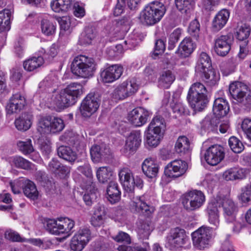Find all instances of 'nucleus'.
<instances>
[{"label": "nucleus", "mask_w": 251, "mask_h": 251, "mask_svg": "<svg viewBox=\"0 0 251 251\" xmlns=\"http://www.w3.org/2000/svg\"><path fill=\"white\" fill-rule=\"evenodd\" d=\"M106 192L108 200L111 203H115L120 200L121 192L116 182L111 181L109 183Z\"/></svg>", "instance_id": "nucleus-33"}, {"label": "nucleus", "mask_w": 251, "mask_h": 251, "mask_svg": "<svg viewBox=\"0 0 251 251\" xmlns=\"http://www.w3.org/2000/svg\"><path fill=\"white\" fill-rule=\"evenodd\" d=\"M82 94V86L79 83H71L60 91H53L49 102L58 108L63 109L75 104L76 99Z\"/></svg>", "instance_id": "nucleus-1"}, {"label": "nucleus", "mask_w": 251, "mask_h": 251, "mask_svg": "<svg viewBox=\"0 0 251 251\" xmlns=\"http://www.w3.org/2000/svg\"><path fill=\"white\" fill-rule=\"evenodd\" d=\"M10 162L12 166L25 170L30 169L32 166L31 162L20 156H15L11 157Z\"/></svg>", "instance_id": "nucleus-46"}, {"label": "nucleus", "mask_w": 251, "mask_h": 251, "mask_svg": "<svg viewBox=\"0 0 251 251\" xmlns=\"http://www.w3.org/2000/svg\"><path fill=\"white\" fill-rule=\"evenodd\" d=\"M44 63V59L43 57L34 56L25 60L23 63V67L25 70L32 72L37 70Z\"/></svg>", "instance_id": "nucleus-31"}, {"label": "nucleus", "mask_w": 251, "mask_h": 251, "mask_svg": "<svg viewBox=\"0 0 251 251\" xmlns=\"http://www.w3.org/2000/svg\"><path fill=\"white\" fill-rule=\"evenodd\" d=\"M47 169L51 172L58 175H66L70 172L67 166L62 165L56 158H52L49 162Z\"/></svg>", "instance_id": "nucleus-38"}, {"label": "nucleus", "mask_w": 251, "mask_h": 251, "mask_svg": "<svg viewBox=\"0 0 251 251\" xmlns=\"http://www.w3.org/2000/svg\"><path fill=\"white\" fill-rule=\"evenodd\" d=\"M11 13V10L7 9H4L0 12V31L9 29Z\"/></svg>", "instance_id": "nucleus-45"}, {"label": "nucleus", "mask_w": 251, "mask_h": 251, "mask_svg": "<svg viewBox=\"0 0 251 251\" xmlns=\"http://www.w3.org/2000/svg\"><path fill=\"white\" fill-rule=\"evenodd\" d=\"M32 115L30 113H23L15 121L16 128L21 131H26L31 126Z\"/></svg>", "instance_id": "nucleus-30"}, {"label": "nucleus", "mask_w": 251, "mask_h": 251, "mask_svg": "<svg viewBox=\"0 0 251 251\" xmlns=\"http://www.w3.org/2000/svg\"><path fill=\"white\" fill-rule=\"evenodd\" d=\"M200 30V25L197 19L192 21L189 24L188 31L193 36L198 37Z\"/></svg>", "instance_id": "nucleus-60"}, {"label": "nucleus", "mask_w": 251, "mask_h": 251, "mask_svg": "<svg viewBox=\"0 0 251 251\" xmlns=\"http://www.w3.org/2000/svg\"><path fill=\"white\" fill-rule=\"evenodd\" d=\"M112 176L111 169L107 167H100L97 171V177L101 183H105L109 180Z\"/></svg>", "instance_id": "nucleus-50"}, {"label": "nucleus", "mask_w": 251, "mask_h": 251, "mask_svg": "<svg viewBox=\"0 0 251 251\" xmlns=\"http://www.w3.org/2000/svg\"><path fill=\"white\" fill-rule=\"evenodd\" d=\"M109 153V149L104 146L94 145L90 150L91 158L94 162H98L105 159Z\"/></svg>", "instance_id": "nucleus-28"}, {"label": "nucleus", "mask_w": 251, "mask_h": 251, "mask_svg": "<svg viewBox=\"0 0 251 251\" xmlns=\"http://www.w3.org/2000/svg\"><path fill=\"white\" fill-rule=\"evenodd\" d=\"M166 11L164 4L158 1L149 3L140 14L141 22L147 25H151L159 22Z\"/></svg>", "instance_id": "nucleus-5"}, {"label": "nucleus", "mask_w": 251, "mask_h": 251, "mask_svg": "<svg viewBox=\"0 0 251 251\" xmlns=\"http://www.w3.org/2000/svg\"><path fill=\"white\" fill-rule=\"evenodd\" d=\"M196 76L201 78L209 86H214L216 85L220 79V74L212 69H208L202 75H196Z\"/></svg>", "instance_id": "nucleus-35"}, {"label": "nucleus", "mask_w": 251, "mask_h": 251, "mask_svg": "<svg viewBox=\"0 0 251 251\" xmlns=\"http://www.w3.org/2000/svg\"><path fill=\"white\" fill-rule=\"evenodd\" d=\"M229 110V107L226 100L219 98L215 100L213 106V112L218 119L226 115Z\"/></svg>", "instance_id": "nucleus-23"}, {"label": "nucleus", "mask_w": 251, "mask_h": 251, "mask_svg": "<svg viewBox=\"0 0 251 251\" xmlns=\"http://www.w3.org/2000/svg\"><path fill=\"white\" fill-rule=\"evenodd\" d=\"M248 173L249 170L247 169L232 168L224 173L223 177L227 181L242 179L246 177Z\"/></svg>", "instance_id": "nucleus-24"}, {"label": "nucleus", "mask_w": 251, "mask_h": 251, "mask_svg": "<svg viewBox=\"0 0 251 251\" xmlns=\"http://www.w3.org/2000/svg\"><path fill=\"white\" fill-rule=\"evenodd\" d=\"M176 6L182 14L189 15L193 11L194 5V0H175Z\"/></svg>", "instance_id": "nucleus-40"}, {"label": "nucleus", "mask_w": 251, "mask_h": 251, "mask_svg": "<svg viewBox=\"0 0 251 251\" xmlns=\"http://www.w3.org/2000/svg\"><path fill=\"white\" fill-rule=\"evenodd\" d=\"M26 104L25 97L20 92L12 95L7 104L6 109L8 114L17 113L23 110Z\"/></svg>", "instance_id": "nucleus-15"}, {"label": "nucleus", "mask_w": 251, "mask_h": 251, "mask_svg": "<svg viewBox=\"0 0 251 251\" xmlns=\"http://www.w3.org/2000/svg\"><path fill=\"white\" fill-rule=\"evenodd\" d=\"M224 156L223 148L217 145L210 147L204 154L205 161L211 166L217 165L224 159Z\"/></svg>", "instance_id": "nucleus-16"}, {"label": "nucleus", "mask_w": 251, "mask_h": 251, "mask_svg": "<svg viewBox=\"0 0 251 251\" xmlns=\"http://www.w3.org/2000/svg\"><path fill=\"white\" fill-rule=\"evenodd\" d=\"M119 180L126 191L133 190L134 176L132 171L128 168H123L119 172Z\"/></svg>", "instance_id": "nucleus-22"}, {"label": "nucleus", "mask_w": 251, "mask_h": 251, "mask_svg": "<svg viewBox=\"0 0 251 251\" xmlns=\"http://www.w3.org/2000/svg\"><path fill=\"white\" fill-rule=\"evenodd\" d=\"M63 121L59 118H51L50 124V133H55L61 131L64 128Z\"/></svg>", "instance_id": "nucleus-55"}, {"label": "nucleus", "mask_w": 251, "mask_h": 251, "mask_svg": "<svg viewBox=\"0 0 251 251\" xmlns=\"http://www.w3.org/2000/svg\"><path fill=\"white\" fill-rule=\"evenodd\" d=\"M187 169V164L181 160H175L165 168V175L170 178H176L182 176Z\"/></svg>", "instance_id": "nucleus-14"}, {"label": "nucleus", "mask_w": 251, "mask_h": 251, "mask_svg": "<svg viewBox=\"0 0 251 251\" xmlns=\"http://www.w3.org/2000/svg\"><path fill=\"white\" fill-rule=\"evenodd\" d=\"M5 237L12 241L25 242V239L20 236L18 233L12 230H7L5 232Z\"/></svg>", "instance_id": "nucleus-62"}, {"label": "nucleus", "mask_w": 251, "mask_h": 251, "mask_svg": "<svg viewBox=\"0 0 251 251\" xmlns=\"http://www.w3.org/2000/svg\"><path fill=\"white\" fill-rule=\"evenodd\" d=\"M60 31L58 40L61 43H66L68 40V37L71 32L70 28L71 22L68 17H63L59 21Z\"/></svg>", "instance_id": "nucleus-26"}, {"label": "nucleus", "mask_w": 251, "mask_h": 251, "mask_svg": "<svg viewBox=\"0 0 251 251\" xmlns=\"http://www.w3.org/2000/svg\"><path fill=\"white\" fill-rule=\"evenodd\" d=\"M113 95L116 99L120 100L128 97L127 94L122 83L114 89Z\"/></svg>", "instance_id": "nucleus-63"}, {"label": "nucleus", "mask_w": 251, "mask_h": 251, "mask_svg": "<svg viewBox=\"0 0 251 251\" xmlns=\"http://www.w3.org/2000/svg\"><path fill=\"white\" fill-rule=\"evenodd\" d=\"M195 45L190 38H185L180 43L178 50L182 57H188L194 51Z\"/></svg>", "instance_id": "nucleus-39"}, {"label": "nucleus", "mask_w": 251, "mask_h": 251, "mask_svg": "<svg viewBox=\"0 0 251 251\" xmlns=\"http://www.w3.org/2000/svg\"><path fill=\"white\" fill-rule=\"evenodd\" d=\"M100 106V100L93 93H90L81 102L80 111L82 116L90 117L95 113Z\"/></svg>", "instance_id": "nucleus-12"}, {"label": "nucleus", "mask_w": 251, "mask_h": 251, "mask_svg": "<svg viewBox=\"0 0 251 251\" xmlns=\"http://www.w3.org/2000/svg\"><path fill=\"white\" fill-rule=\"evenodd\" d=\"M151 227L148 222H145L141 225L138 229V234L143 239L148 238L151 231Z\"/></svg>", "instance_id": "nucleus-59"}, {"label": "nucleus", "mask_w": 251, "mask_h": 251, "mask_svg": "<svg viewBox=\"0 0 251 251\" xmlns=\"http://www.w3.org/2000/svg\"><path fill=\"white\" fill-rule=\"evenodd\" d=\"M91 238V234L89 228L80 229L72 238L70 248L74 251H82Z\"/></svg>", "instance_id": "nucleus-10"}, {"label": "nucleus", "mask_w": 251, "mask_h": 251, "mask_svg": "<svg viewBox=\"0 0 251 251\" xmlns=\"http://www.w3.org/2000/svg\"><path fill=\"white\" fill-rule=\"evenodd\" d=\"M123 72L122 66L113 65L103 70L100 73V77L103 82L111 83L119 79Z\"/></svg>", "instance_id": "nucleus-18"}, {"label": "nucleus", "mask_w": 251, "mask_h": 251, "mask_svg": "<svg viewBox=\"0 0 251 251\" xmlns=\"http://www.w3.org/2000/svg\"><path fill=\"white\" fill-rule=\"evenodd\" d=\"M97 36V31L93 27H86L80 34L78 42L81 45L91 44L92 41Z\"/></svg>", "instance_id": "nucleus-34"}, {"label": "nucleus", "mask_w": 251, "mask_h": 251, "mask_svg": "<svg viewBox=\"0 0 251 251\" xmlns=\"http://www.w3.org/2000/svg\"><path fill=\"white\" fill-rule=\"evenodd\" d=\"M58 46L54 43L52 44L49 48L45 49L44 48H41L39 50L41 53L44 54V57L48 59H52L55 57L58 53Z\"/></svg>", "instance_id": "nucleus-52"}, {"label": "nucleus", "mask_w": 251, "mask_h": 251, "mask_svg": "<svg viewBox=\"0 0 251 251\" xmlns=\"http://www.w3.org/2000/svg\"><path fill=\"white\" fill-rule=\"evenodd\" d=\"M128 97L135 94L138 89V85L134 79L127 80L122 83Z\"/></svg>", "instance_id": "nucleus-54"}, {"label": "nucleus", "mask_w": 251, "mask_h": 251, "mask_svg": "<svg viewBox=\"0 0 251 251\" xmlns=\"http://www.w3.org/2000/svg\"><path fill=\"white\" fill-rule=\"evenodd\" d=\"M19 150L25 155H27L33 152L34 148L32 145L31 140L26 139L25 141H20L17 143Z\"/></svg>", "instance_id": "nucleus-51"}, {"label": "nucleus", "mask_w": 251, "mask_h": 251, "mask_svg": "<svg viewBox=\"0 0 251 251\" xmlns=\"http://www.w3.org/2000/svg\"><path fill=\"white\" fill-rule=\"evenodd\" d=\"M51 117L50 116L41 117L37 124V130L41 133H50Z\"/></svg>", "instance_id": "nucleus-48"}, {"label": "nucleus", "mask_w": 251, "mask_h": 251, "mask_svg": "<svg viewBox=\"0 0 251 251\" xmlns=\"http://www.w3.org/2000/svg\"><path fill=\"white\" fill-rule=\"evenodd\" d=\"M232 98L236 101L233 109L237 114L248 113L251 109V92L245 83L235 81L229 86Z\"/></svg>", "instance_id": "nucleus-2"}, {"label": "nucleus", "mask_w": 251, "mask_h": 251, "mask_svg": "<svg viewBox=\"0 0 251 251\" xmlns=\"http://www.w3.org/2000/svg\"><path fill=\"white\" fill-rule=\"evenodd\" d=\"M96 70V65L94 59L85 55L75 57L71 64L72 72L82 78L93 76Z\"/></svg>", "instance_id": "nucleus-4"}, {"label": "nucleus", "mask_w": 251, "mask_h": 251, "mask_svg": "<svg viewBox=\"0 0 251 251\" xmlns=\"http://www.w3.org/2000/svg\"><path fill=\"white\" fill-rule=\"evenodd\" d=\"M188 240L185 231L176 227L171 229L167 236V243L171 250L182 247Z\"/></svg>", "instance_id": "nucleus-11"}, {"label": "nucleus", "mask_w": 251, "mask_h": 251, "mask_svg": "<svg viewBox=\"0 0 251 251\" xmlns=\"http://www.w3.org/2000/svg\"><path fill=\"white\" fill-rule=\"evenodd\" d=\"M56 29V25L52 22L47 19H43L41 22V29L42 33L46 36L53 35Z\"/></svg>", "instance_id": "nucleus-47"}, {"label": "nucleus", "mask_w": 251, "mask_h": 251, "mask_svg": "<svg viewBox=\"0 0 251 251\" xmlns=\"http://www.w3.org/2000/svg\"><path fill=\"white\" fill-rule=\"evenodd\" d=\"M219 123V119L216 117H206L201 124V131L209 132L217 130Z\"/></svg>", "instance_id": "nucleus-36"}, {"label": "nucleus", "mask_w": 251, "mask_h": 251, "mask_svg": "<svg viewBox=\"0 0 251 251\" xmlns=\"http://www.w3.org/2000/svg\"><path fill=\"white\" fill-rule=\"evenodd\" d=\"M215 201H221L224 211V215L226 222H232L235 221L236 214L238 211L237 206L229 199H222L217 197L214 199Z\"/></svg>", "instance_id": "nucleus-17"}, {"label": "nucleus", "mask_w": 251, "mask_h": 251, "mask_svg": "<svg viewBox=\"0 0 251 251\" xmlns=\"http://www.w3.org/2000/svg\"><path fill=\"white\" fill-rule=\"evenodd\" d=\"M74 226V221L67 217H61L57 220H49L47 221V229L52 234L65 233L69 235L72 232V230Z\"/></svg>", "instance_id": "nucleus-7"}, {"label": "nucleus", "mask_w": 251, "mask_h": 251, "mask_svg": "<svg viewBox=\"0 0 251 251\" xmlns=\"http://www.w3.org/2000/svg\"><path fill=\"white\" fill-rule=\"evenodd\" d=\"M147 195L143 196L133 201V206L135 207L136 210L138 212L148 215L150 213V208L147 203Z\"/></svg>", "instance_id": "nucleus-42"}, {"label": "nucleus", "mask_w": 251, "mask_h": 251, "mask_svg": "<svg viewBox=\"0 0 251 251\" xmlns=\"http://www.w3.org/2000/svg\"><path fill=\"white\" fill-rule=\"evenodd\" d=\"M123 47L121 44L117 45L107 49L106 53L111 58L119 57L123 52Z\"/></svg>", "instance_id": "nucleus-58"}, {"label": "nucleus", "mask_w": 251, "mask_h": 251, "mask_svg": "<svg viewBox=\"0 0 251 251\" xmlns=\"http://www.w3.org/2000/svg\"><path fill=\"white\" fill-rule=\"evenodd\" d=\"M190 142L185 136L179 137L175 145V150L178 153H185L189 150Z\"/></svg>", "instance_id": "nucleus-49"}, {"label": "nucleus", "mask_w": 251, "mask_h": 251, "mask_svg": "<svg viewBox=\"0 0 251 251\" xmlns=\"http://www.w3.org/2000/svg\"><path fill=\"white\" fill-rule=\"evenodd\" d=\"M240 199L244 203H248L251 201V187H246L242 190L240 196Z\"/></svg>", "instance_id": "nucleus-64"}, {"label": "nucleus", "mask_w": 251, "mask_h": 251, "mask_svg": "<svg viewBox=\"0 0 251 251\" xmlns=\"http://www.w3.org/2000/svg\"><path fill=\"white\" fill-rule=\"evenodd\" d=\"M23 191L25 195L31 200L37 199L38 192L35 184L32 181L28 179L25 181Z\"/></svg>", "instance_id": "nucleus-43"}, {"label": "nucleus", "mask_w": 251, "mask_h": 251, "mask_svg": "<svg viewBox=\"0 0 251 251\" xmlns=\"http://www.w3.org/2000/svg\"><path fill=\"white\" fill-rule=\"evenodd\" d=\"M229 17L228 10L224 9L216 15L212 22V27L214 30L218 31L226 24Z\"/></svg>", "instance_id": "nucleus-27"}, {"label": "nucleus", "mask_w": 251, "mask_h": 251, "mask_svg": "<svg viewBox=\"0 0 251 251\" xmlns=\"http://www.w3.org/2000/svg\"><path fill=\"white\" fill-rule=\"evenodd\" d=\"M166 129V122L160 116L154 117L145 132L146 143L150 147H156L163 137Z\"/></svg>", "instance_id": "nucleus-3"}, {"label": "nucleus", "mask_w": 251, "mask_h": 251, "mask_svg": "<svg viewBox=\"0 0 251 251\" xmlns=\"http://www.w3.org/2000/svg\"><path fill=\"white\" fill-rule=\"evenodd\" d=\"M251 33V27L247 25H243L240 27L236 32V37L239 40H246Z\"/></svg>", "instance_id": "nucleus-56"}, {"label": "nucleus", "mask_w": 251, "mask_h": 251, "mask_svg": "<svg viewBox=\"0 0 251 251\" xmlns=\"http://www.w3.org/2000/svg\"><path fill=\"white\" fill-rule=\"evenodd\" d=\"M221 201L212 200L207 207L208 220L209 223L217 228L220 225V214L218 207L221 206Z\"/></svg>", "instance_id": "nucleus-21"}, {"label": "nucleus", "mask_w": 251, "mask_h": 251, "mask_svg": "<svg viewBox=\"0 0 251 251\" xmlns=\"http://www.w3.org/2000/svg\"><path fill=\"white\" fill-rule=\"evenodd\" d=\"M175 79V76L170 70L163 71L158 79L159 86L162 88L167 89Z\"/></svg>", "instance_id": "nucleus-41"}, {"label": "nucleus", "mask_w": 251, "mask_h": 251, "mask_svg": "<svg viewBox=\"0 0 251 251\" xmlns=\"http://www.w3.org/2000/svg\"><path fill=\"white\" fill-rule=\"evenodd\" d=\"M150 113L144 108L139 107L133 109L128 115V120L135 126H141L146 123Z\"/></svg>", "instance_id": "nucleus-19"}, {"label": "nucleus", "mask_w": 251, "mask_h": 251, "mask_svg": "<svg viewBox=\"0 0 251 251\" xmlns=\"http://www.w3.org/2000/svg\"><path fill=\"white\" fill-rule=\"evenodd\" d=\"M58 156L63 159L73 163L77 158V155L75 151L68 146H60L57 149Z\"/></svg>", "instance_id": "nucleus-37"}, {"label": "nucleus", "mask_w": 251, "mask_h": 251, "mask_svg": "<svg viewBox=\"0 0 251 251\" xmlns=\"http://www.w3.org/2000/svg\"><path fill=\"white\" fill-rule=\"evenodd\" d=\"M211 68L212 66L210 57L206 53L201 52L195 67L196 75H202L205 70L207 71Z\"/></svg>", "instance_id": "nucleus-25"}, {"label": "nucleus", "mask_w": 251, "mask_h": 251, "mask_svg": "<svg viewBox=\"0 0 251 251\" xmlns=\"http://www.w3.org/2000/svg\"><path fill=\"white\" fill-rule=\"evenodd\" d=\"M228 145L231 150L236 153H240L244 148L243 143L235 136H232L229 139Z\"/></svg>", "instance_id": "nucleus-53"}, {"label": "nucleus", "mask_w": 251, "mask_h": 251, "mask_svg": "<svg viewBox=\"0 0 251 251\" xmlns=\"http://www.w3.org/2000/svg\"><path fill=\"white\" fill-rule=\"evenodd\" d=\"M233 39L231 35L228 34L217 36L214 40L215 52L219 56H226L231 49Z\"/></svg>", "instance_id": "nucleus-13"}, {"label": "nucleus", "mask_w": 251, "mask_h": 251, "mask_svg": "<svg viewBox=\"0 0 251 251\" xmlns=\"http://www.w3.org/2000/svg\"><path fill=\"white\" fill-rule=\"evenodd\" d=\"M187 99L190 105L195 111H201L206 107L208 102L205 87L200 82L194 83L190 88Z\"/></svg>", "instance_id": "nucleus-6"}, {"label": "nucleus", "mask_w": 251, "mask_h": 251, "mask_svg": "<svg viewBox=\"0 0 251 251\" xmlns=\"http://www.w3.org/2000/svg\"><path fill=\"white\" fill-rule=\"evenodd\" d=\"M181 34V29L178 28L174 30V31L170 35L169 38V48H173L176 43Z\"/></svg>", "instance_id": "nucleus-61"}, {"label": "nucleus", "mask_w": 251, "mask_h": 251, "mask_svg": "<svg viewBox=\"0 0 251 251\" xmlns=\"http://www.w3.org/2000/svg\"><path fill=\"white\" fill-rule=\"evenodd\" d=\"M86 190L89 191L90 193H87L84 195L83 200L87 205H90L97 199L98 193L97 192V190L95 189L94 184L93 187L92 186L91 189L89 188Z\"/></svg>", "instance_id": "nucleus-57"}, {"label": "nucleus", "mask_w": 251, "mask_h": 251, "mask_svg": "<svg viewBox=\"0 0 251 251\" xmlns=\"http://www.w3.org/2000/svg\"><path fill=\"white\" fill-rule=\"evenodd\" d=\"M75 0H54L50 2L52 10L56 13H64L71 9Z\"/></svg>", "instance_id": "nucleus-32"}, {"label": "nucleus", "mask_w": 251, "mask_h": 251, "mask_svg": "<svg viewBox=\"0 0 251 251\" xmlns=\"http://www.w3.org/2000/svg\"><path fill=\"white\" fill-rule=\"evenodd\" d=\"M205 201V196L201 191L194 190L184 195L182 203L186 210L192 211L200 208Z\"/></svg>", "instance_id": "nucleus-8"}, {"label": "nucleus", "mask_w": 251, "mask_h": 251, "mask_svg": "<svg viewBox=\"0 0 251 251\" xmlns=\"http://www.w3.org/2000/svg\"><path fill=\"white\" fill-rule=\"evenodd\" d=\"M142 169L143 173L147 176L153 178L158 173V167L151 158H148L142 163Z\"/></svg>", "instance_id": "nucleus-29"}, {"label": "nucleus", "mask_w": 251, "mask_h": 251, "mask_svg": "<svg viewBox=\"0 0 251 251\" xmlns=\"http://www.w3.org/2000/svg\"><path fill=\"white\" fill-rule=\"evenodd\" d=\"M210 228L202 226L192 233L194 245L199 250L208 248L212 238V231Z\"/></svg>", "instance_id": "nucleus-9"}, {"label": "nucleus", "mask_w": 251, "mask_h": 251, "mask_svg": "<svg viewBox=\"0 0 251 251\" xmlns=\"http://www.w3.org/2000/svg\"><path fill=\"white\" fill-rule=\"evenodd\" d=\"M77 170L88 178L87 184L82 185L83 188L85 189H89L90 187L91 189L92 186L93 187V183L92 182V172L90 165L88 163H84L83 165L79 166Z\"/></svg>", "instance_id": "nucleus-44"}, {"label": "nucleus", "mask_w": 251, "mask_h": 251, "mask_svg": "<svg viewBox=\"0 0 251 251\" xmlns=\"http://www.w3.org/2000/svg\"><path fill=\"white\" fill-rule=\"evenodd\" d=\"M141 143V135L139 131H133L127 137L124 147L125 153L130 155L134 153Z\"/></svg>", "instance_id": "nucleus-20"}]
</instances>
